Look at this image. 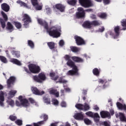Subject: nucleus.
Here are the masks:
<instances>
[{"label":"nucleus","mask_w":126,"mask_h":126,"mask_svg":"<svg viewBox=\"0 0 126 126\" xmlns=\"http://www.w3.org/2000/svg\"><path fill=\"white\" fill-rule=\"evenodd\" d=\"M64 59L65 61H67L66 64L68 66L72 65L73 64H75V63H84V60L79 57L77 56H73L72 57L68 55H66L64 56ZM71 59L72 60H70ZM75 63H74V62Z\"/></svg>","instance_id":"obj_1"},{"label":"nucleus","mask_w":126,"mask_h":126,"mask_svg":"<svg viewBox=\"0 0 126 126\" xmlns=\"http://www.w3.org/2000/svg\"><path fill=\"white\" fill-rule=\"evenodd\" d=\"M18 99L20 101L18 100L16 101V105L18 106V107H20V106H23V107H25V108H27L30 104L29 103V101H28V99L26 98H23V96L22 95L19 96Z\"/></svg>","instance_id":"obj_2"},{"label":"nucleus","mask_w":126,"mask_h":126,"mask_svg":"<svg viewBox=\"0 0 126 126\" xmlns=\"http://www.w3.org/2000/svg\"><path fill=\"white\" fill-rule=\"evenodd\" d=\"M32 78L35 82H38V83H42L43 81L46 80V75L44 73H40L38 75L33 76Z\"/></svg>","instance_id":"obj_3"},{"label":"nucleus","mask_w":126,"mask_h":126,"mask_svg":"<svg viewBox=\"0 0 126 126\" xmlns=\"http://www.w3.org/2000/svg\"><path fill=\"white\" fill-rule=\"evenodd\" d=\"M68 66H70V67H72L73 70L68 71L66 73V75H69L70 76H73V75H79V73H78V71L79 70L75 64H73L72 66L69 65Z\"/></svg>","instance_id":"obj_4"},{"label":"nucleus","mask_w":126,"mask_h":126,"mask_svg":"<svg viewBox=\"0 0 126 126\" xmlns=\"http://www.w3.org/2000/svg\"><path fill=\"white\" fill-rule=\"evenodd\" d=\"M47 33H49L51 37L53 38H59L61 36V32L59 31L58 29H54L53 28H50V30L48 31Z\"/></svg>","instance_id":"obj_5"},{"label":"nucleus","mask_w":126,"mask_h":126,"mask_svg":"<svg viewBox=\"0 0 126 126\" xmlns=\"http://www.w3.org/2000/svg\"><path fill=\"white\" fill-rule=\"evenodd\" d=\"M86 115L91 118H93L95 123H99L100 122V115L98 113H93L91 111H89L86 113Z\"/></svg>","instance_id":"obj_6"},{"label":"nucleus","mask_w":126,"mask_h":126,"mask_svg":"<svg viewBox=\"0 0 126 126\" xmlns=\"http://www.w3.org/2000/svg\"><path fill=\"white\" fill-rule=\"evenodd\" d=\"M29 68L32 73H39L41 70L39 66L33 63H31L29 65Z\"/></svg>","instance_id":"obj_7"},{"label":"nucleus","mask_w":126,"mask_h":126,"mask_svg":"<svg viewBox=\"0 0 126 126\" xmlns=\"http://www.w3.org/2000/svg\"><path fill=\"white\" fill-rule=\"evenodd\" d=\"M79 2L82 6L83 7L87 8V7H91L93 6V3H92V1L91 0H78Z\"/></svg>","instance_id":"obj_8"},{"label":"nucleus","mask_w":126,"mask_h":126,"mask_svg":"<svg viewBox=\"0 0 126 126\" xmlns=\"http://www.w3.org/2000/svg\"><path fill=\"white\" fill-rule=\"evenodd\" d=\"M1 14L3 18H0V23L1 25V26L3 29H4L5 28V22L8 20V18L7 17V15L4 12L1 11Z\"/></svg>","instance_id":"obj_9"},{"label":"nucleus","mask_w":126,"mask_h":126,"mask_svg":"<svg viewBox=\"0 0 126 126\" xmlns=\"http://www.w3.org/2000/svg\"><path fill=\"white\" fill-rule=\"evenodd\" d=\"M74 39L75 40L76 44L77 45V46H82L86 44L85 40H84L82 37L79 36L75 35Z\"/></svg>","instance_id":"obj_10"},{"label":"nucleus","mask_w":126,"mask_h":126,"mask_svg":"<svg viewBox=\"0 0 126 126\" xmlns=\"http://www.w3.org/2000/svg\"><path fill=\"white\" fill-rule=\"evenodd\" d=\"M78 12L76 13L77 18H84L85 17V11L82 7L78 8Z\"/></svg>","instance_id":"obj_11"},{"label":"nucleus","mask_w":126,"mask_h":126,"mask_svg":"<svg viewBox=\"0 0 126 126\" xmlns=\"http://www.w3.org/2000/svg\"><path fill=\"white\" fill-rule=\"evenodd\" d=\"M22 21L24 22V26H27L29 23L32 22L31 17L27 14H24L23 16Z\"/></svg>","instance_id":"obj_12"},{"label":"nucleus","mask_w":126,"mask_h":126,"mask_svg":"<svg viewBox=\"0 0 126 126\" xmlns=\"http://www.w3.org/2000/svg\"><path fill=\"white\" fill-rule=\"evenodd\" d=\"M31 90L33 93V94H34V95H43V94H45V92L41 91L40 92V90H39L36 87H32L31 88Z\"/></svg>","instance_id":"obj_13"},{"label":"nucleus","mask_w":126,"mask_h":126,"mask_svg":"<svg viewBox=\"0 0 126 126\" xmlns=\"http://www.w3.org/2000/svg\"><path fill=\"white\" fill-rule=\"evenodd\" d=\"M121 28L120 26H117L114 28V32L115 34L113 36L114 39H118L119 38V36H120Z\"/></svg>","instance_id":"obj_14"},{"label":"nucleus","mask_w":126,"mask_h":126,"mask_svg":"<svg viewBox=\"0 0 126 126\" xmlns=\"http://www.w3.org/2000/svg\"><path fill=\"white\" fill-rule=\"evenodd\" d=\"M98 83H100L101 84H104L103 85V88L105 89V88H107L109 85H110V83L109 81H107L106 79H99L98 81Z\"/></svg>","instance_id":"obj_15"},{"label":"nucleus","mask_w":126,"mask_h":126,"mask_svg":"<svg viewBox=\"0 0 126 126\" xmlns=\"http://www.w3.org/2000/svg\"><path fill=\"white\" fill-rule=\"evenodd\" d=\"M16 80V78L14 76H10L9 78L7 80V84L8 87H10L11 86V84H14V82Z\"/></svg>","instance_id":"obj_16"},{"label":"nucleus","mask_w":126,"mask_h":126,"mask_svg":"<svg viewBox=\"0 0 126 126\" xmlns=\"http://www.w3.org/2000/svg\"><path fill=\"white\" fill-rule=\"evenodd\" d=\"M1 8L3 11H5V12H8L9 9H10V7H9V5L7 4V3H3L1 4Z\"/></svg>","instance_id":"obj_17"},{"label":"nucleus","mask_w":126,"mask_h":126,"mask_svg":"<svg viewBox=\"0 0 126 126\" xmlns=\"http://www.w3.org/2000/svg\"><path fill=\"white\" fill-rule=\"evenodd\" d=\"M83 27L87 29H91L92 28V23L89 21H86L82 25Z\"/></svg>","instance_id":"obj_18"},{"label":"nucleus","mask_w":126,"mask_h":126,"mask_svg":"<svg viewBox=\"0 0 126 126\" xmlns=\"http://www.w3.org/2000/svg\"><path fill=\"white\" fill-rule=\"evenodd\" d=\"M53 7H55V8L58 9V10H60L61 12H63V11H64V9H65V6H64V5L60 3L56 4L55 6H53Z\"/></svg>","instance_id":"obj_19"},{"label":"nucleus","mask_w":126,"mask_h":126,"mask_svg":"<svg viewBox=\"0 0 126 126\" xmlns=\"http://www.w3.org/2000/svg\"><path fill=\"white\" fill-rule=\"evenodd\" d=\"M100 114L102 119H105V118H109V117H111V114L108 111H102L100 112Z\"/></svg>","instance_id":"obj_20"},{"label":"nucleus","mask_w":126,"mask_h":126,"mask_svg":"<svg viewBox=\"0 0 126 126\" xmlns=\"http://www.w3.org/2000/svg\"><path fill=\"white\" fill-rule=\"evenodd\" d=\"M49 93L51 95H55V96L57 98L60 97V92H58V90L56 89H52L49 91Z\"/></svg>","instance_id":"obj_21"},{"label":"nucleus","mask_w":126,"mask_h":126,"mask_svg":"<svg viewBox=\"0 0 126 126\" xmlns=\"http://www.w3.org/2000/svg\"><path fill=\"white\" fill-rule=\"evenodd\" d=\"M116 105L118 109H119V110H124V111H126V104H123L119 102H117Z\"/></svg>","instance_id":"obj_22"},{"label":"nucleus","mask_w":126,"mask_h":126,"mask_svg":"<svg viewBox=\"0 0 126 126\" xmlns=\"http://www.w3.org/2000/svg\"><path fill=\"white\" fill-rule=\"evenodd\" d=\"M84 116L82 114V112L78 113L75 115V119L76 120H83Z\"/></svg>","instance_id":"obj_23"},{"label":"nucleus","mask_w":126,"mask_h":126,"mask_svg":"<svg viewBox=\"0 0 126 126\" xmlns=\"http://www.w3.org/2000/svg\"><path fill=\"white\" fill-rule=\"evenodd\" d=\"M6 29L10 32H12V31H13V26L11 24V23L9 22H7Z\"/></svg>","instance_id":"obj_24"},{"label":"nucleus","mask_w":126,"mask_h":126,"mask_svg":"<svg viewBox=\"0 0 126 126\" xmlns=\"http://www.w3.org/2000/svg\"><path fill=\"white\" fill-rule=\"evenodd\" d=\"M67 2L69 5L74 6L77 2V0H67Z\"/></svg>","instance_id":"obj_25"},{"label":"nucleus","mask_w":126,"mask_h":126,"mask_svg":"<svg viewBox=\"0 0 126 126\" xmlns=\"http://www.w3.org/2000/svg\"><path fill=\"white\" fill-rule=\"evenodd\" d=\"M101 24H102V23L98 20H94L92 21V25H93V26H100Z\"/></svg>","instance_id":"obj_26"},{"label":"nucleus","mask_w":126,"mask_h":126,"mask_svg":"<svg viewBox=\"0 0 126 126\" xmlns=\"http://www.w3.org/2000/svg\"><path fill=\"white\" fill-rule=\"evenodd\" d=\"M12 54L13 56H15V58H20V52L18 51L13 50L12 52Z\"/></svg>","instance_id":"obj_27"},{"label":"nucleus","mask_w":126,"mask_h":126,"mask_svg":"<svg viewBox=\"0 0 126 126\" xmlns=\"http://www.w3.org/2000/svg\"><path fill=\"white\" fill-rule=\"evenodd\" d=\"M98 16L99 18H101V19H106L108 15L106 13H100L98 14Z\"/></svg>","instance_id":"obj_28"},{"label":"nucleus","mask_w":126,"mask_h":126,"mask_svg":"<svg viewBox=\"0 0 126 126\" xmlns=\"http://www.w3.org/2000/svg\"><path fill=\"white\" fill-rule=\"evenodd\" d=\"M17 3H18L19 4H20L21 5V6H24L25 7L28 8V5L27 4V3L24 2L20 0L17 1Z\"/></svg>","instance_id":"obj_29"},{"label":"nucleus","mask_w":126,"mask_h":126,"mask_svg":"<svg viewBox=\"0 0 126 126\" xmlns=\"http://www.w3.org/2000/svg\"><path fill=\"white\" fill-rule=\"evenodd\" d=\"M55 42L51 41L47 43V45L50 50H54L55 49Z\"/></svg>","instance_id":"obj_30"},{"label":"nucleus","mask_w":126,"mask_h":126,"mask_svg":"<svg viewBox=\"0 0 126 126\" xmlns=\"http://www.w3.org/2000/svg\"><path fill=\"white\" fill-rule=\"evenodd\" d=\"M93 73L94 74V75H95V76H99V75H100V71L97 68H94L93 70Z\"/></svg>","instance_id":"obj_31"},{"label":"nucleus","mask_w":126,"mask_h":126,"mask_svg":"<svg viewBox=\"0 0 126 126\" xmlns=\"http://www.w3.org/2000/svg\"><path fill=\"white\" fill-rule=\"evenodd\" d=\"M70 49L73 53H78V52H79V49L77 47L75 46H71L70 47Z\"/></svg>","instance_id":"obj_32"},{"label":"nucleus","mask_w":126,"mask_h":126,"mask_svg":"<svg viewBox=\"0 0 126 126\" xmlns=\"http://www.w3.org/2000/svg\"><path fill=\"white\" fill-rule=\"evenodd\" d=\"M12 63H14L15 64H17V65H21V63L18 60L16 59H13L12 60Z\"/></svg>","instance_id":"obj_33"},{"label":"nucleus","mask_w":126,"mask_h":126,"mask_svg":"<svg viewBox=\"0 0 126 126\" xmlns=\"http://www.w3.org/2000/svg\"><path fill=\"white\" fill-rule=\"evenodd\" d=\"M43 99L44 103L47 104V105L51 104V99L46 97V96L44 97Z\"/></svg>","instance_id":"obj_34"},{"label":"nucleus","mask_w":126,"mask_h":126,"mask_svg":"<svg viewBox=\"0 0 126 126\" xmlns=\"http://www.w3.org/2000/svg\"><path fill=\"white\" fill-rule=\"evenodd\" d=\"M17 93V91L15 90H11L9 93V95H10V96L11 98H12L13 97H14L15 96V94Z\"/></svg>","instance_id":"obj_35"},{"label":"nucleus","mask_w":126,"mask_h":126,"mask_svg":"<svg viewBox=\"0 0 126 126\" xmlns=\"http://www.w3.org/2000/svg\"><path fill=\"white\" fill-rule=\"evenodd\" d=\"M84 105L81 103H77L75 105V107L78 109V110H84L83 109Z\"/></svg>","instance_id":"obj_36"},{"label":"nucleus","mask_w":126,"mask_h":126,"mask_svg":"<svg viewBox=\"0 0 126 126\" xmlns=\"http://www.w3.org/2000/svg\"><path fill=\"white\" fill-rule=\"evenodd\" d=\"M44 121H41L37 123H33V126H41L42 125H44Z\"/></svg>","instance_id":"obj_37"},{"label":"nucleus","mask_w":126,"mask_h":126,"mask_svg":"<svg viewBox=\"0 0 126 126\" xmlns=\"http://www.w3.org/2000/svg\"><path fill=\"white\" fill-rule=\"evenodd\" d=\"M28 45L32 49H33L34 47V42H33L32 40H28Z\"/></svg>","instance_id":"obj_38"},{"label":"nucleus","mask_w":126,"mask_h":126,"mask_svg":"<svg viewBox=\"0 0 126 126\" xmlns=\"http://www.w3.org/2000/svg\"><path fill=\"white\" fill-rule=\"evenodd\" d=\"M0 61L4 63H7V60H6V58L2 56H0Z\"/></svg>","instance_id":"obj_39"},{"label":"nucleus","mask_w":126,"mask_h":126,"mask_svg":"<svg viewBox=\"0 0 126 126\" xmlns=\"http://www.w3.org/2000/svg\"><path fill=\"white\" fill-rule=\"evenodd\" d=\"M42 26H44L45 29H46L47 32H48L50 30V28H49V25H48V23L46 22H44V23L42 25Z\"/></svg>","instance_id":"obj_40"},{"label":"nucleus","mask_w":126,"mask_h":126,"mask_svg":"<svg viewBox=\"0 0 126 126\" xmlns=\"http://www.w3.org/2000/svg\"><path fill=\"white\" fill-rule=\"evenodd\" d=\"M15 26L17 28V29H20L21 28L22 25H21V23L18 22H14Z\"/></svg>","instance_id":"obj_41"},{"label":"nucleus","mask_w":126,"mask_h":126,"mask_svg":"<svg viewBox=\"0 0 126 126\" xmlns=\"http://www.w3.org/2000/svg\"><path fill=\"white\" fill-rule=\"evenodd\" d=\"M4 94L3 92L0 91V101H4Z\"/></svg>","instance_id":"obj_42"},{"label":"nucleus","mask_w":126,"mask_h":126,"mask_svg":"<svg viewBox=\"0 0 126 126\" xmlns=\"http://www.w3.org/2000/svg\"><path fill=\"white\" fill-rule=\"evenodd\" d=\"M84 122L86 125L89 126V125H91V121L88 118H85L84 119Z\"/></svg>","instance_id":"obj_43"},{"label":"nucleus","mask_w":126,"mask_h":126,"mask_svg":"<svg viewBox=\"0 0 126 126\" xmlns=\"http://www.w3.org/2000/svg\"><path fill=\"white\" fill-rule=\"evenodd\" d=\"M9 119L12 121V122H14V121H16L17 120V117L15 116H13L12 115H10Z\"/></svg>","instance_id":"obj_44"},{"label":"nucleus","mask_w":126,"mask_h":126,"mask_svg":"<svg viewBox=\"0 0 126 126\" xmlns=\"http://www.w3.org/2000/svg\"><path fill=\"white\" fill-rule=\"evenodd\" d=\"M58 82H59V83H66V82H67V81L63 79V77H61L59 78Z\"/></svg>","instance_id":"obj_45"},{"label":"nucleus","mask_w":126,"mask_h":126,"mask_svg":"<svg viewBox=\"0 0 126 126\" xmlns=\"http://www.w3.org/2000/svg\"><path fill=\"white\" fill-rule=\"evenodd\" d=\"M83 108L84 111H88L90 109V106H89V105H88V104L85 103Z\"/></svg>","instance_id":"obj_46"},{"label":"nucleus","mask_w":126,"mask_h":126,"mask_svg":"<svg viewBox=\"0 0 126 126\" xmlns=\"http://www.w3.org/2000/svg\"><path fill=\"white\" fill-rule=\"evenodd\" d=\"M31 1L33 6H36V5H38V4H39L38 3V0H31Z\"/></svg>","instance_id":"obj_47"},{"label":"nucleus","mask_w":126,"mask_h":126,"mask_svg":"<svg viewBox=\"0 0 126 126\" xmlns=\"http://www.w3.org/2000/svg\"><path fill=\"white\" fill-rule=\"evenodd\" d=\"M15 124L17 125V126H22V120L20 119H18L15 122Z\"/></svg>","instance_id":"obj_48"},{"label":"nucleus","mask_w":126,"mask_h":126,"mask_svg":"<svg viewBox=\"0 0 126 126\" xmlns=\"http://www.w3.org/2000/svg\"><path fill=\"white\" fill-rule=\"evenodd\" d=\"M43 118L44 119V122H46V121H47V120H48V115L46 114H44L40 116V119H43Z\"/></svg>","instance_id":"obj_49"},{"label":"nucleus","mask_w":126,"mask_h":126,"mask_svg":"<svg viewBox=\"0 0 126 126\" xmlns=\"http://www.w3.org/2000/svg\"><path fill=\"white\" fill-rule=\"evenodd\" d=\"M102 0L103 3L104 4V5H107L108 4H110L111 2V0Z\"/></svg>","instance_id":"obj_50"},{"label":"nucleus","mask_w":126,"mask_h":126,"mask_svg":"<svg viewBox=\"0 0 126 126\" xmlns=\"http://www.w3.org/2000/svg\"><path fill=\"white\" fill-rule=\"evenodd\" d=\"M37 22L39 23V24H40V25H42V26H43V25H44V23L46 22L45 21H43V20L41 19H37Z\"/></svg>","instance_id":"obj_51"},{"label":"nucleus","mask_w":126,"mask_h":126,"mask_svg":"<svg viewBox=\"0 0 126 126\" xmlns=\"http://www.w3.org/2000/svg\"><path fill=\"white\" fill-rule=\"evenodd\" d=\"M121 25L123 27H126V19L123 20L121 21Z\"/></svg>","instance_id":"obj_52"},{"label":"nucleus","mask_w":126,"mask_h":126,"mask_svg":"<svg viewBox=\"0 0 126 126\" xmlns=\"http://www.w3.org/2000/svg\"><path fill=\"white\" fill-rule=\"evenodd\" d=\"M52 103H53L54 105L58 106L59 105V101L56 99H54L52 100Z\"/></svg>","instance_id":"obj_53"},{"label":"nucleus","mask_w":126,"mask_h":126,"mask_svg":"<svg viewBox=\"0 0 126 126\" xmlns=\"http://www.w3.org/2000/svg\"><path fill=\"white\" fill-rule=\"evenodd\" d=\"M24 70L26 71V72H27V73H28V74H31V73H32V72H31L30 69H29V68L28 69L26 67H24Z\"/></svg>","instance_id":"obj_54"},{"label":"nucleus","mask_w":126,"mask_h":126,"mask_svg":"<svg viewBox=\"0 0 126 126\" xmlns=\"http://www.w3.org/2000/svg\"><path fill=\"white\" fill-rule=\"evenodd\" d=\"M59 45L61 47H63V46L64 45V41L63 40H61L59 41Z\"/></svg>","instance_id":"obj_55"},{"label":"nucleus","mask_w":126,"mask_h":126,"mask_svg":"<svg viewBox=\"0 0 126 126\" xmlns=\"http://www.w3.org/2000/svg\"><path fill=\"white\" fill-rule=\"evenodd\" d=\"M46 13H47V14H51L52 12V10H51L50 8H49V7L46 8Z\"/></svg>","instance_id":"obj_56"},{"label":"nucleus","mask_w":126,"mask_h":126,"mask_svg":"<svg viewBox=\"0 0 126 126\" xmlns=\"http://www.w3.org/2000/svg\"><path fill=\"white\" fill-rule=\"evenodd\" d=\"M29 100L31 104H35V103H36V101H35V100L32 98H29Z\"/></svg>","instance_id":"obj_57"},{"label":"nucleus","mask_w":126,"mask_h":126,"mask_svg":"<svg viewBox=\"0 0 126 126\" xmlns=\"http://www.w3.org/2000/svg\"><path fill=\"white\" fill-rule=\"evenodd\" d=\"M102 126H111V125H109V124L107 121H104L102 123Z\"/></svg>","instance_id":"obj_58"},{"label":"nucleus","mask_w":126,"mask_h":126,"mask_svg":"<svg viewBox=\"0 0 126 126\" xmlns=\"http://www.w3.org/2000/svg\"><path fill=\"white\" fill-rule=\"evenodd\" d=\"M42 6L38 4L35 7V9L36 10H41L42 9Z\"/></svg>","instance_id":"obj_59"},{"label":"nucleus","mask_w":126,"mask_h":126,"mask_svg":"<svg viewBox=\"0 0 126 126\" xmlns=\"http://www.w3.org/2000/svg\"><path fill=\"white\" fill-rule=\"evenodd\" d=\"M105 31V28L104 27H102L101 28L98 29V32H104Z\"/></svg>","instance_id":"obj_60"},{"label":"nucleus","mask_w":126,"mask_h":126,"mask_svg":"<svg viewBox=\"0 0 126 126\" xmlns=\"http://www.w3.org/2000/svg\"><path fill=\"white\" fill-rule=\"evenodd\" d=\"M91 18L92 19H97V17L96 16V15L92 14L91 15Z\"/></svg>","instance_id":"obj_61"},{"label":"nucleus","mask_w":126,"mask_h":126,"mask_svg":"<svg viewBox=\"0 0 126 126\" xmlns=\"http://www.w3.org/2000/svg\"><path fill=\"white\" fill-rule=\"evenodd\" d=\"M9 105H10V106H14V101L13 100H10L9 102Z\"/></svg>","instance_id":"obj_62"},{"label":"nucleus","mask_w":126,"mask_h":126,"mask_svg":"<svg viewBox=\"0 0 126 126\" xmlns=\"http://www.w3.org/2000/svg\"><path fill=\"white\" fill-rule=\"evenodd\" d=\"M62 107H66V103L64 101H63L61 102Z\"/></svg>","instance_id":"obj_63"},{"label":"nucleus","mask_w":126,"mask_h":126,"mask_svg":"<svg viewBox=\"0 0 126 126\" xmlns=\"http://www.w3.org/2000/svg\"><path fill=\"white\" fill-rule=\"evenodd\" d=\"M61 96H64V90H61Z\"/></svg>","instance_id":"obj_64"}]
</instances>
